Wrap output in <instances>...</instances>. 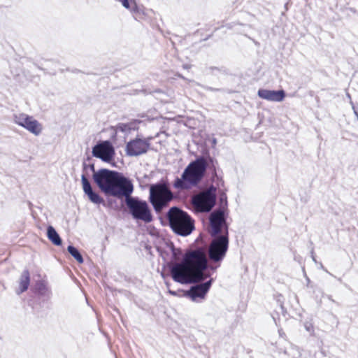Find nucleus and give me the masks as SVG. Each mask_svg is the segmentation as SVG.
<instances>
[{
    "instance_id": "2f4dec72",
    "label": "nucleus",
    "mask_w": 358,
    "mask_h": 358,
    "mask_svg": "<svg viewBox=\"0 0 358 358\" xmlns=\"http://www.w3.org/2000/svg\"><path fill=\"white\" fill-rule=\"evenodd\" d=\"M183 68H184V69H188V68H189V66H188V65L185 64V65H183Z\"/></svg>"
},
{
    "instance_id": "1a4fd4ad",
    "label": "nucleus",
    "mask_w": 358,
    "mask_h": 358,
    "mask_svg": "<svg viewBox=\"0 0 358 358\" xmlns=\"http://www.w3.org/2000/svg\"><path fill=\"white\" fill-rule=\"evenodd\" d=\"M211 236L226 235L229 237L228 224L225 212L223 209H217L209 217Z\"/></svg>"
},
{
    "instance_id": "7ed1b4c3",
    "label": "nucleus",
    "mask_w": 358,
    "mask_h": 358,
    "mask_svg": "<svg viewBox=\"0 0 358 358\" xmlns=\"http://www.w3.org/2000/svg\"><path fill=\"white\" fill-rule=\"evenodd\" d=\"M209 163L203 156L191 162L182 172L180 178H176L173 187L178 191L189 190L198 185L205 176Z\"/></svg>"
},
{
    "instance_id": "473e14b6",
    "label": "nucleus",
    "mask_w": 358,
    "mask_h": 358,
    "mask_svg": "<svg viewBox=\"0 0 358 358\" xmlns=\"http://www.w3.org/2000/svg\"><path fill=\"white\" fill-rule=\"evenodd\" d=\"M178 76L181 78H182V79H185V78L183 76H182L180 74H178Z\"/></svg>"
},
{
    "instance_id": "aec40b11",
    "label": "nucleus",
    "mask_w": 358,
    "mask_h": 358,
    "mask_svg": "<svg viewBox=\"0 0 358 358\" xmlns=\"http://www.w3.org/2000/svg\"><path fill=\"white\" fill-rule=\"evenodd\" d=\"M67 250L70 255L77 260L78 263L83 262V256L76 248L73 245H69L68 246Z\"/></svg>"
},
{
    "instance_id": "423d86ee",
    "label": "nucleus",
    "mask_w": 358,
    "mask_h": 358,
    "mask_svg": "<svg viewBox=\"0 0 358 358\" xmlns=\"http://www.w3.org/2000/svg\"><path fill=\"white\" fill-rule=\"evenodd\" d=\"M132 193L123 194L125 197V203L132 217L135 220H142L145 223H150L153 217L151 210L145 201L137 197L131 196Z\"/></svg>"
},
{
    "instance_id": "72a5a7b5",
    "label": "nucleus",
    "mask_w": 358,
    "mask_h": 358,
    "mask_svg": "<svg viewBox=\"0 0 358 358\" xmlns=\"http://www.w3.org/2000/svg\"><path fill=\"white\" fill-rule=\"evenodd\" d=\"M313 257V260L315 262V257L313 255V257Z\"/></svg>"
},
{
    "instance_id": "ddd939ff",
    "label": "nucleus",
    "mask_w": 358,
    "mask_h": 358,
    "mask_svg": "<svg viewBox=\"0 0 358 358\" xmlns=\"http://www.w3.org/2000/svg\"><path fill=\"white\" fill-rule=\"evenodd\" d=\"M149 144L145 141L136 138L127 143L126 152L128 156H138L147 152Z\"/></svg>"
},
{
    "instance_id": "b1692460",
    "label": "nucleus",
    "mask_w": 358,
    "mask_h": 358,
    "mask_svg": "<svg viewBox=\"0 0 358 358\" xmlns=\"http://www.w3.org/2000/svg\"><path fill=\"white\" fill-rule=\"evenodd\" d=\"M83 171L85 172L87 174L88 170L92 171L93 172V174L94 173V172H96L95 171L94 164H87L86 163H83Z\"/></svg>"
},
{
    "instance_id": "6e6552de",
    "label": "nucleus",
    "mask_w": 358,
    "mask_h": 358,
    "mask_svg": "<svg viewBox=\"0 0 358 358\" xmlns=\"http://www.w3.org/2000/svg\"><path fill=\"white\" fill-rule=\"evenodd\" d=\"M209 245L208 255L213 262H220L224 258L229 248V237L226 235L213 236Z\"/></svg>"
},
{
    "instance_id": "20e7f679",
    "label": "nucleus",
    "mask_w": 358,
    "mask_h": 358,
    "mask_svg": "<svg viewBox=\"0 0 358 358\" xmlns=\"http://www.w3.org/2000/svg\"><path fill=\"white\" fill-rule=\"evenodd\" d=\"M166 217L171 229L179 236H187L194 229V220L187 212L178 207L171 208Z\"/></svg>"
},
{
    "instance_id": "5701e85b",
    "label": "nucleus",
    "mask_w": 358,
    "mask_h": 358,
    "mask_svg": "<svg viewBox=\"0 0 358 358\" xmlns=\"http://www.w3.org/2000/svg\"><path fill=\"white\" fill-rule=\"evenodd\" d=\"M38 290L39 294L42 296H45L48 298H50L51 296V292L43 283H41V285H38Z\"/></svg>"
},
{
    "instance_id": "412c9836",
    "label": "nucleus",
    "mask_w": 358,
    "mask_h": 358,
    "mask_svg": "<svg viewBox=\"0 0 358 358\" xmlns=\"http://www.w3.org/2000/svg\"><path fill=\"white\" fill-rule=\"evenodd\" d=\"M220 208L218 209H223L225 212L227 208V196L224 192H222L219 196Z\"/></svg>"
},
{
    "instance_id": "9d476101",
    "label": "nucleus",
    "mask_w": 358,
    "mask_h": 358,
    "mask_svg": "<svg viewBox=\"0 0 358 358\" xmlns=\"http://www.w3.org/2000/svg\"><path fill=\"white\" fill-rule=\"evenodd\" d=\"M13 120L15 124L26 129L35 136H38L42 131V125L32 116L24 113H18L14 115Z\"/></svg>"
},
{
    "instance_id": "6ab92c4d",
    "label": "nucleus",
    "mask_w": 358,
    "mask_h": 358,
    "mask_svg": "<svg viewBox=\"0 0 358 358\" xmlns=\"http://www.w3.org/2000/svg\"><path fill=\"white\" fill-rule=\"evenodd\" d=\"M169 248L171 252V262L170 263H178V262L183 258L182 250L179 248H176L173 243H170Z\"/></svg>"
},
{
    "instance_id": "f257e3e1",
    "label": "nucleus",
    "mask_w": 358,
    "mask_h": 358,
    "mask_svg": "<svg viewBox=\"0 0 358 358\" xmlns=\"http://www.w3.org/2000/svg\"><path fill=\"white\" fill-rule=\"evenodd\" d=\"M167 265L173 280L181 284L202 282L210 277L209 273H205L208 259L203 248L188 250L180 263H168Z\"/></svg>"
},
{
    "instance_id": "c756f323",
    "label": "nucleus",
    "mask_w": 358,
    "mask_h": 358,
    "mask_svg": "<svg viewBox=\"0 0 358 358\" xmlns=\"http://www.w3.org/2000/svg\"><path fill=\"white\" fill-rule=\"evenodd\" d=\"M218 266H219V265H218L217 266H210V268L211 270H215Z\"/></svg>"
},
{
    "instance_id": "7c9ffc66",
    "label": "nucleus",
    "mask_w": 358,
    "mask_h": 358,
    "mask_svg": "<svg viewBox=\"0 0 358 358\" xmlns=\"http://www.w3.org/2000/svg\"><path fill=\"white\" fill-rule=\"evenodd\" d=\"M347 96H348V98L350 99V101H352V99H351V96H350V94H348H348H347Z\"/></svg>"
},
{
    "instance_id": "2eb2a0df",
    "label": "nucleus",
    "mask_w": 358,
    "mask_h": 358,
    "mask_svg": "<svg viewBox=\"0 0 358 358\" xmlns=\"http://www.w3.org/2000/svg\"><path fill=\"white\" fill-rule=\"evenodd\" d=\"M83 189L89 199L95 204L103 203V199L95 192L93 191L91 184L85 173L81 176Z\"/></svg>"
},
{
    "instance_id": "a878e982",
    "label": "nucleus",
    "mask_w": 358,
    "mask_h": 358,
    "mask_svg": "<svg viewBox=\"0 0 358 358\" xmlns=\"http://www.w3.org/2000/svg\"><path fill=\"white\" fill-rule=\"evenodd\" d=\"M208 160L210 161V162H211V164H212V165H211V166H212V168H213V175L216 176V175H217V173H216L215 166V165H214V164H213V159H212V158H210V157H209Z\"/></svg>"
},
{
    "instance_id": "0eeeda50",
    "label": "nucleus",
    "mask_w": 358,
    "mask_h": 358,
    "mask_svg": "<svg viewBox=\"0 0 358 358\" xmlns=\"http://www.w3.org/2000/svg\"><path fill=\"white\" fill-rule=\"evenodd\" d=\"M216 202V188L210 185L206 189L192 196L191 203L194 208L201 213L210 212Z\"/></svg>"
},
{
    "instance_id": "f3484780",
    "label": "nucleus",
    "mask_w": 358,
    "mask_h": 358,
    "mask_svg": "<svg viewBox=\"0 0 358 358\" xmlns=\"http://www.w3.org/2000/svg\"><path fill=\"white\" fill-rule=\"evenodd\" d=\"M47 236L48 239L55 245H60L62 243V239L56 231L55 228L49 226L47 229Z\"/></svg>"
},
{
    "instance_id": "39448f33",
    "label": "nucleus",
    "mask_w": 358,
    "mask_h": 358,
    "mask_svg": "<svg viewBox=\"0 0 358 358\" xmlns=\"http://www.w3.org/2000/svg\"><path fill=\"white\" fill-rule=\"evenodd\" d=\"M174 196L165 183H157L150 187L149 201L156 213H160L166 208Z\"/></svg>"
},
{
    "instance_id": "f8f14e48",
    "label": "nucleus",
    "mask_w": 358,
    "mask_h": 358,
    "mask_svg": "<svg viewBox=\"0 0 358 358\" xmlns=\"http://www.w3.org/2000/svg\"><path fill=\"white\" fill-rule=\"evenodd\" d=\"M92 155L105 162H110L115 155V150L110 141H104L93 147Z\"/></svg>"
},
{
    "instance_id": "f03ea898",
    "label": "nucleus",
    "mask_w": 358,
    "mask_h": 358,
    "mask_svg": "<svg viewBox=\"0 0 358 358\" xmlns=\"http://www.w3.org/2000/svg\"><path fill=\"white\" fill-rule=\"evenodd\" d=\"M93 180L103 192L113 196L122 197L134 191L131 180L116 171L101 169L94 172Z\"/></svg>"
},
{
    "instance_id": "4be33fe9",
    "label": "nucleus",
    "mask_w": 358,
    "mask_h": 358,
    "mask_svg": "<svg viewBox=\"0 0 358 358\" xmlns=\"http://www.w3.org/2000/svg\"><path fill=\"white\" fill-rule=\"evenodd\" d=\"M38 290L39 294L42 296H45L48 298H50L51 296V292L43 283H41V285H38Z\"/></svg>"
},
{
    "instance_id": "9b49d317",
    "label": "nucleus",
    "mask_w": 358,
    "mask_h": 358,
    "mask_svg": "<svg viewBox=\"0 0 358 358\" xmlns=\"http://www.w3.org/2000/svg\"><path fill=\"white\" fill-rule=\"evenodd\" d=\"M213 279L210 278L207 281L195 282L196 285L191 286L189 289L186 291L185 295L189 297L192 301H199V299L203 300L210 290Z\"/></svg>"
},
{
    "instance_id": "cd10ccee",
    "label": "nucleus",
    "mask_w": 358,
    "mask_h": 358,
    "mask_svg": "<svg viewBox=\"0 0 358 358\" xmlns=\"http://www.w3.org/2000/svg\"><path fill=\"white\" fill-rule=\"evenodd\" d=\"M169 293L171 294L173 296H176L177 295V293H176V291H173V290H171V289H169Z\"/></svg>"
},
{
    "instance_id": "4468645a",
    "label": "nucleus",
    "mask_w": 358,
    "mask_h": 358,
    "mask_svg": "<svg viewBox=\"0 0 358 358\" xmlns=\"http://www.w3.org/2000/svg\"><path fill=\"white\" fill-rule=\"evenodd\" d=\"M257 94L262 99L273 102H280L283 101L285 97V92L283 90H270L259 89Z\"/></svg>"
},
{
    "instance_id": "f704fd0d",
    "label": "nucleus",
    "mask_w": 358,
    "mask_h": 358,
    "mask_svg": "<svg viewBox=\"0 0 358 358\" xmlns=\"http://www.w3.org/2000/svg\"><path fill=\"white\" fill-rule=\"evenodd\" d=\"M357 119H358V116H357Z\"/></svg>"
},
{
    "instance_id": "dca6fc26",
    "label": "nucleus",
    "mask_w": 358,
    "mask_h": 358,
    "mask_svg": "<svg viewBox=\"0 0 358 358\" xmlns=\"http://www.w3.org/2000/svg\"><path fill=\"white\" fill-rule=\"evenodd\" d=\"M30 283V275L28 270H24L21 274L19 289L16 291V293L20 295L26 290H27Z\"/></svg>"
},
{
    "instance_id": "a211bd4d",
    "label": "nucleus",
    "mask_w": 358,
    "mask_h": 358,
    "mask_svg": "<svg viewBox=\"0 0 358 358\" xmlns=\"http://www.w3.org/2000/svg\"><path fill=\"white\" fill-rule=\"evenodd\" d=\"M116 132H122L125 134H128L132 130H135L136 129V122H129V123H119L115 126Z\"/></svg>"
},
{
    "instance_id": "c85d7f7f",
    "label": "nucleus",
    "mask_w": 358,
    "mask_h": 358,
    "mask_svg": "<svg viewBox=\"0 0 358 358\" xmlns=\"http://www.w3.org/2000/svg\"><path fill=\"white\" fill-rule=\"evenodd\" d=\"M206 89L207 90H210V91H217L218 90L217 89H214V88L210 87H206Z\"/></svg>"
},
{
    "instance_id": "393cba45",
    "label": "nucleus",
    "mask_w": 358,
    "mask_h": 358,
    "mask_svg": "<svg viewBox=\"0 0 358 358\" xmlns=\"http://www.w3.org/2000/svg\"><path fill=\"white\" fill-rule=\"evenodd\" d=\"M304 327L306 330L310 334V335H314V327L311 322H306L304 323Z\"/></svg>"
},
{
    "instance_id": "bb28decb",
    "label": "nucleus",
    "mask_w": 358,
    "mask_h": 358,
    "mask_svg": "<svg viewBox=\"0 0 358 358\" xmlns=\"http://www.w3.org/2000/svg\"><path fill=\"white\" fill-rule=\"evenodd\" d=\"M350 104H351V106H352V109H353V111H354V113H355V116L357 117H358V112L356 110V109H355V106H354L353 102H352V101H350Z\"/></svg>"
}]
</instances>
